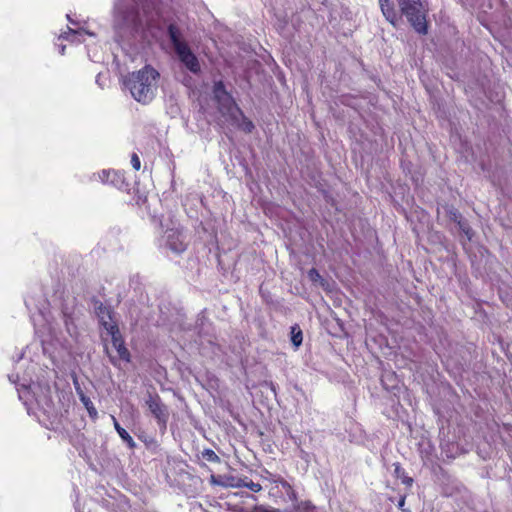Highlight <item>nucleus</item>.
Here are the masks:
<instances>
[{
    "label": "nucleus",
    "instance_id": "obj_18",
    "mask_svg": "<svg viewBox=\"0 0 512 512\" xmlns=\"http://www.w3.org/2000/svg\"><path fill=\"white\" fill-rule=\"evenodd\" d=\"M112 420L114 423V427H115L117 433L119 434V436L121 437V439L124 440L125 442H127L130 447H133L135 445V443H134L132 437L129 435V433L119 425V423L117 422V420L114 416H112Z\"/></svg>",
    "mask_w": 512,
    "mask_h": 512
},
{
    "label": "nucleus",
    "instance_id": "obj_1",
    "mask_svg": "<svg viewBox=\"0 0 512 512\" xmlns=\"http://www.w3.org/2000/svg\"><path fill=\"white\" fill-rule=\"evenodd\" d=\"M159 73L150 66L128 74L123 79L124 86L130 91L132 97L143 104H147L156 96V78Z\"/></svg>",
    "mask_w": 512,
    "mask_h": 512
},
{
    "label": "nucleus",
    "instance_id": "obj_19",
    "mask_svg": "<svg viewBox=\"0 0 512 512\" xmlns=\"http://www.w3.org/2000/svg\"><path fill=\"white\" fill-rule=\"evenodd\" d=\"M79 398H80L81 402L83 403V405L85 406V408L87 409L89 415L92 418H96L97 417V410L94 407V405H93L92 401L90 400V398L87 397L84 394V392H80L79 393Z\"/></svg>",
    "mask_w": 512,
    "mask_h": 512
},
{
    "label": "nucleus",
    "instance_id": "obj_12",
    "mask_svg": "<svg viewBox=\"0 0 512 512\" xmlns=\"http://www.w3.org/2000/svg\"><path fill=\"white\" fill-rule=\"evenodd\" d=\"M394 466V476L402 481V483L408 487L413 485V478L408 476L405 469L401 466L399 462L393 464Z\"/></svg>",
    "mask_w": 512,
    "mask_h": 512
},
{
    "label": "nucleus",
    "instance_id": "obj_24",
    "mask_svg": "<svg viewBox=\"0 0 512 512\" xmlns=\"http://www.w3.org/2000/svg\"><path fill=\"white\" fill-rule=\"evenodd\" d=\"M131 165L135 170H139L141 167V161L137 153L131 155Z\"/></svg>",
    "mask_w": 512,
    "mask_h": 512
},
{
    "label": "nucleus",
    "instance_id": "obj_20",
    "mask_svg": "<svg viewBox=\"0 0 512 512\" xmlns=\"http://www.w3.org/2000/svg\"><path fill=\"white\" fill-rule=\"evenodd\" d=\"M146 403L152 414L155 416V418L158 421H160V405L158 403V400L156 398H153L152 396H149V399L147 400Z\"/></svg>",
    "mask_w": 512,
    "mask_h": 512
},
{
    "label": "nucleus",
    "instance_id": "obj_10",
    "mask_svg": "<svg viewBox=\"0 0 512 512\" xmlns=\"http://www.w3.org/2000/svg\"><path fill=\"white\" fill-rule=\"evenodd\" d=\"M379 3L384 17L395 27L397 24V14L393 4L390 0H379Z\"/></svg>",
    "mask_w": 512,
    "mask_h": 512
},
{
    "label": "nucleus",
    "instance_id": "obj_4",
    "mask_svg": "<svg viewBox=\"0 0 512 512\" xmlns=\"http://www.w3.org/2000/svg\"><path fill=\"white\" fill-rule=\"evenodd\" d=\"M214 99L218 104L219 112L228 117L231 122L238 120V115H242V110L238 107L232 95L227 92L222 81H217L213 86Z\"/></svg>",
    "mask_w": 512,
    "mask_h": 512
},
{
    "label": "nucleus",
    "instance_id": "obj_17",
    "mask_svg": "<svg viewBox=\"0 0 512 512\" xmlns=\"http://www.w3.org/2000/svg\"><path fill=\"white\" fill-rule=\"evenodd\" d=\"M235 486L248 488L249 490L255 493L260 492L262 490L261 484L253 482L248 477L238 479V482Z\"/></svg>",
    "mask_w": 512,
    "mask_h": 512
},
{
    "label": "nucleus",
    "instance_id": "obj_7",
    "mask_svg": "<svg viewBox=\"0 0 512 512\" xmlns=\"http://www.w3.org/2000/svg\"><path fill=\"white\" fill-rule=\"evenodd\" d=\"M166 245L172 252L177 254L184 252L187 247L185 237L179 230L168 231Z\"/></svg>",
    "mask_w": 512,
    "mask_h": 512
},
{
    "label": "nucleus",
    "instance_id": "obj_11",
    "mask_svg": "<svg viewBox=\"0 0 512 512\" xmlns=\"http://www.w3.org/2000/svg\"><path fill=\"white\" fill-rule=\"evenodd\" d=\"M278 490H280V492L282 493L279 497H283L285 495L292 502L297 500V493L295 489L283 477L280 480H278Z\"/></svg>",
    "mask_w": 512,
    "mask_h": 512
},
{
    "label": "nucleus",
    "instance_id": "obj_25",
    "mask_svg": "<svg viewBox=\"0 0 512 512\" xmlns=\"http://www.w3.org/2000/svg\"><path fill=\"white\" fill-rule=\"evenodd\" d=\"M405 501H406V496H405V495L401 496V497H400V499H399V501H398V505H397V506H398V508H399L402 512H409L408 510H406V509L404 508V506H405Z\"/></svg>",
    "mask_w": 512,
    "mask_h": 512
},
{
    "label": "nucleus",
    "instance_id": "obj_15",
    "mask_svg": "<svg viewBox=\"0 0 512 512\" xmlns=\"http://www.w3.org/2000/svg\"><path fill=\"white\" fill-rule=\"evenodd\" d=\"M293 511L294 512H317V507L309 500L300 501L297 500L294 501L293 504Z\"/></svg>",
    "mask_w": 512,
    "mask_h": 512
},
{
    "label": "nucleus",
    "instance_id": "obj_21",
    "mask_svg": "<svg viewBox=\"0 0 512 512\" xmlns=\"http://www.w3.org/2000/svg\"><path fill=\"white\" fill-rule=\"evenodd\" d=\"M201 456L210 463H219L221 461L220 457L210 448L204 449L201 452Z\"/></svg>",
    "mask_w": 512,
    "mask_h": 512
},
{
    "label": "nucleus",
    "instance_id": "obj_9",
    "mask_svg": "<svg viewBox=\"0 0 512 512\" xmlns=\"http://www.w3.org/2000/svg\"><path fill=\"white\" fill-rule=\"evenodd\" d=\"M262 477L264 485L269 489V494L271 496L278 497L282 494L280 490H278V480L282 478L280 475L273 474L268 470H265Z\"/></svg>",
    "mask_w": 512,
    "mask_h": 512
},
{
    "label": "nucleus",
    "instance_id": "obj_16",
    "mask_svg": "<svg viewBox=\"0 0 512 512\" xmlns=\"http://www.w3.org/2000/svg\"><path fill=\"white\" fill-rule=\"evenodd\" d=\"M291 342L294 345V347L297 349L301 346L303 342V333L298 324H294L291 327Z\"/></svg>",
    "mask_w": 512,
    "mask_h": 512
},
{
    "label": "nucleus",
    "instance_id": "obj_26",
    "mask_svg": "<svg viewBox=\"0 0 512 512\" xmlns=\"http://www.w3.org/2000/svg\"><path fill=\"white\" fill-rule=\"evenodd\" d=\"M73 383H74V386H75V389H76L78 395H79L80 392H83L81 387H80V385H79V383H78L77 378L73 379Z\"/></svg>",
    "mask_w": 512,
    "mask_h": 512
},
{
    "label": "nucleus",
    "instance_id": "obj_2",
    "mask_svg": "<svg viewBox=\"0 0 512 512\" xmlns=\"http://www.w3.org/2000/svg\"><path fill=\"white\" fill-rule=\"evenodd\" d=\"M167 32L179 61L190 72L199 73L201 71L199 60L183 39L181 29L175 23H171L167 27Z\"/></svg>",
    "mask_w": 512,
    "mask_h": 512
},
{
    "label": "nucleus",
    "instance_id": "obj_22",
    "mask_svg": "<svg viewBox=\"0 0 512 512\" xmlns=\"http://www.w3.org/2000/svg\"><path fill=\"white\" fill-rule=\"evenodd\" d=\"M82 32L73 30L71 28L68 29V32H66L64 35H62L63 38L68 39L72 42H81V39L78 38V36H81Z\"/></svg>",
    "mask_w": 512,
    "mask_h": 512
},
{
    "label": "nucleus",
    "instance_id": "obj_14",
    "mask_svg": "<svg viewBox=\"0 0 512 512\" xmlns=\"http://www.w3.org/2000/svg\"><path fill=\"white\" fill-rule=\"evenodd\" d=\"M50 393V388L49 387H46L45 388V392H43V394L41 395H37L36 397V401L37 403L42 406V408L45 410V411H49L52 406H53V402H52V399L49 395Z\"/></svg>",
    "mask_w": 512,
    "mask_h": 512
},
{
    "label": "nucleus",
    "instance_id": "obj_3",
    "mask_svg": "<svg viewBox=\"0 0 512 512\" xmlns=\"http://www.w3.org/2000/svg\"><path fill=\"white\" fill-rule=\"evenodd\" d=\"M401 13L420 35L428 33V8L421 0H397Z\"/></svg>",
    "mask_w": 512,
    "mask_h": 512
},
{
    "label": "nucleus",
    "instance_id": "obj_13",
    "mask_svg": "<svg viewBox=\"0 0 512 512\" xmlns=\"http://www.w3.org/2000/svg\"><path fill=\"white\" fill-rule=\"evenodd\" d=\"M232 124L236 125L245 133H251L255 128L253 122L250 119H248L243 112L242 115H238V120L236 122H232Z\"/></svg>",
    "mask_w": 512,
    "mask_h": 512
},
{
    "label": "nucleus",
    "instance_id": "obj_8",
    "mask_svg": "<svg viewBox=\"0 0 512 512\" xmlns=\"http://www.w3.org/2000/svg\"><path fill=\"white\" fill-rule=\"evenodd\" d=\"M101 179L104 182H109L119 189H127L129 184L125 181L124 175L117 171H102Z\"/></svg>",
    "mask_w": 512,
    "mask_h": 512
},
{
    "label": "nucleus",
    "instance_id": "obj_23",
    "mask_svg": "<svg viewBox=\"0 0 512 512\" xmlns=\"http://www.w3.org/2000/svg\"><path fill=\"white\" fill-rule=\"evenodd\" d=\"M308 278L312 281V282H318L319 280L322 279L320 273L318 272V270L316 268H311L309 271H308Z\"/></svg>",
    "mask_w": 512,
    "mask_h": 512
},
{
    "label": "nucleus",
    "instance_id": "obj_5",
    "mask_svg": "<svg viewBox=\"0 0 512 512\" xmlns=\"http://www.w3.org/2000/svg\"><path fill=\"white\" fill-rule=\"evenodd\" d=\"M115 25L118 27H132L136 26L138 22V15L134 6H128L122 2L115 4Z\"/></svg>",
    "mask_w": 512,
    "mask_h": 512
},
{
    "label": "nucleus",
    "instance_id": "obj_6",
    "mask_svg": "<svg viewBox=\"0 0 512 512\" xmlns=\"http://www.w3.org/2000/svg\"><path fill=\"white\" fill-rule=\"evenodd\" d=\"M107 332L111 335L112 345L116 349L119 357L123 360H129V352L125 348L119 329L113 323L104 322Z\"/></svg>",
    "mask_w": 512,
    "mask_h": 512
}]
</instances>
